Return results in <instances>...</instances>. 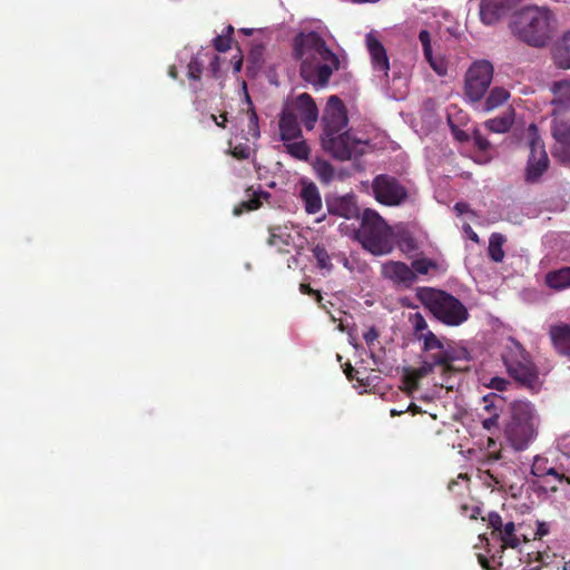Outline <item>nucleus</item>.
Instances as JSON below:
<instances>
[{
	"label": "nucleus",
	"instance_id": "f257e3e1",
	"mask_svg": "<svg viewBox=\"0 0 570 570\" xmlns=\"http://www.w3.org/2000/svg\"><path fill=\"white\" fill-rule=\"evenodd\" d=\"M293 56L301 61L299 73L303 80L317 89L326 87L333 72L341 67L337 55L316 31L296 35Z\"/></svg>",
	"mask_w": 570,
	"mask_h": 570
},
{
	"label": "nucleus",
	"instance_id": "f03ea898",
	"mask_svg": "<svg viewBox=\"0 0 570 570\" xmlns=\"http://www.w3.org/2000/svg\"><path fill=\"white\" fill-rule=\"evenodd\" d=\"M554 21V14L549 8L529 6L512 16L510 27L521 41L541 48L552 37Z\"/></svg>",
	"mask_w": 570,
	"mask_h": 570
},
{
	"label": "nucleus",
	"instance_id": "7ed1b4c3",
	"mask_svg": "<svg viewBox=\"0 0 570 570\" xmlns=\"http://www.w3.org/2000/svg\"><path fill=\"white\" fill-rule=\"evenodd\" d=\"M539 422L531 402L513 401L509 406V420L504 426V434L511 446L517 451L525 450L538 435Z\"/></svg>",
	"mask_w": 570,
	"mask_h": 570
},
{
	"label": "nucleus",
	"instance_id": "20e7f679",
	"mask_svg": "<svg viewBox=\"0 0 570 570\" xmlns=\"http://www.w3.org/2000/svg\"><path fill=\"white\" fill-rule=\"evenodd\" d=\"M419 298L445 325L459 326L469 318L464 304L445 291L424 287L420 291Z\"/></svg>",
	"mask_w": 570,
	"mask_h": 570
},
{
	"label": "nucleus",
	"instance_id": "39448f33",
	"mask_svg": "<svg viewBox=\"0 0 570 570\" xmlns=\"http://www.w3.org/2000/svg\"><path fill=\"white\" fill-rule=\"evenodd\" d=\"M357 237L363 247L374 255H384L392 250L390 228L375 210L363 212Z\"/></svg>",
	"mask_w": 570,
	"mask_h": 570
},
{
	"label": "nucleus",
	"instance_id": "423d86ee",
	"mask_svg": "<svg viewBox=\"0 0 570 570\" xmlns=\"http://www.w3.org/2000/svg\"><path fill=\"white\" fill-rule=\"evenodd\" d=\"M423 340V360L422 365L415 370L417 377H424L433 372L434 367H440L443 374H450L454 371L453 351L445 346L432 331H426L419 335Z\"/></svg>",
	"mask_w": 570,
	"mask_h": 570
},
{
	"label": "nucleus",
	"instance_id": "0eeeda50",
	"mask_svg": "<svg viewBox=\"0 0 570 570\" xmlns=\"http://www.w3.org/2000/svg\"><path fill=\"white\" fill-rule=\"evenodd\" d=\"M507 371L521 386L538 392L541 383L539 372L535 364L531 361L530 355L517 342L513 347L503 356Z\"/></svg>",
	"mask_w": 570,
	"mask_h": 570
},
{
	"label": "nucleus",
	"instance_id": "6e6552de",
	"mask_svg": "<svg viewBox=\"0 0 570 570\" xmlns=\"http://www.w3.org/2000/svg\"><path fill=\"white\" fill-rule=\"evenodd\" d=\"M493 78V66L487 60L475 61L465 73L464 94L471 101H480Z\"/></svg>",
	"mask_w": 570,
	"mask_h": 570
},
{
	"label": "nucleus",
	"instance_id": "1a4fd4ad",
	"mask_svg": "<svg viewBox=\"0 0 570 570\" xmlns=\"http://www.w3.org/2000/svg\"><path fill=\"white\" fill-rule=\"evenodd\" d=\"M530 156L525 169V180L537 183L549 167V158L538 128L531 124L528 128Z\"/></svg>",
	"mask_w": 570,
	"mask_h": 570
},
{
	"label": "nucleus",
	"instance_id": "9d476101",
	"mask_svg": "<svg viewBox=\"0 0 570 570\" xmlns=\"http://www.w3.org/2000/svg\"><path fill=\"white\" fill-rule=\"evenodd\" d=\"M372 189L375 199L385 206H399L409 197L406 187L397 178L386 174L377 175L373 179Z\"/></svg>",
	"mask_w": 570,
	"mask_h": 570
},
{
	"label": "nucleus",
	"instance_id": "9b49d317",
	"mask_svg": "<svg viewBox=\"0 0 570 570\" xmlns=\"http://www.w3.org/2000/svg\"><path fill=\"white\" fill-rule=\"evenodd\" d=\"M282 109L294 116L307 130L315 128L318 120V108L309 94L303 92L287 99Z\"/></svg>",
	"mask_w": 570,
	"mask_h": 570
},
{
	"label": "nucleus",
	"instance_id": "f8f14e48",
	"mask_svg": "<svg viewBox=\"0 0 570 570\" xmlns=\"http://www.w3.org/2000/svg\"><path fill=\"white\" fill-rule=\"evenodd\" d=\"M347 124L348 119L343 101L337 96H331L322 117L323 134L321 137H330L344 131Z\"/></svg>",
	"mask_w": 570,
	"mask_h": 570
},
{
	"label": "nucleus",
	"instance_id": "ddd939ff",
	"mask_svg": "<svg viewBox=\"0 0 570 570\" xmlns=\"http://www.w3.org/2000/svg\"><path fill=\"white\" fill-rule=\"evenodd\" d=\"M323 148L338 160H348L358 153L361 141L347 130L337 132L330 137H321Z\"/></svg>",
	"mask_w": 570,
	"mask_h": 570
},
{
	"label": "nucleus",
	"instance_id": "4468645a",
	"mask_svg": "<svg viewBox=\"0 0 570 570\" xmlns=\"http://www.w3.org/2000/svg\"><path fill=\"white\" fill-rule=\"evenodd\" d=\"M489 527L492 529V535L502 542V548H519L521 540L517 535V527L514 522L510 521L503 523L501 515L498 512H490L487 518Z\"/></svg>",
	"mask_w": 570,
	"mask_h": 570
},
{
	"label": "nucleus",
	"instance_id": "2eb2a0df",
	"mask_svg": "<svg viewBox=\"0 0 570 570\" xmlns=\"http://www.w3.org/2000/svg\"><path fill=\"white\" fill-rule=\"evenodd\" d=\"M551 131L556 139L553 157L563 164L570 163V120L554 116Z\"/></svg>",
	"mask_w": 570,
	"mask_h": 570
},
{
	"label": "nucleus",
	"instance_id": "dca6fc26",
	"mask_svg": "<svg viewBox=\"0 0 570 570\" xmlns=\"http://www.w3.org/2000/svg\"><path fill=\"white\" fill-rule=\"evenodd\" d=\"M521 0H482L480 18L485 24H493L513 10Z\"/></svg>",
	"mask_w": 570,
	"mask_h": 570
},
{
	"label": "nucleus",
	"instance_id": "f3484780",
	"mask_svg": "<svg viewBox=\"0 0 570 570\" xmlns=\"http://www.w3.org/2000/svg\"><path fill=\"white\" fill-rule=\"evenodd\" d=\"M382 274L395 285L405 288L412 287L417 277L411 266L403 262L390 261L382 266Z\"/></svg>",
	"mask_w": 570,
	"mask_h": 570
},
{
	"label": "nucleus",
	"instance_id": "a211bd4d",
	"mask_svg": "<svg viewBox=\"0 0 570 570\" xmlns=\"http://www.w3.org/2000/svg\"><path fill=\"white\" fill-rule=\"evenodd\" d=\"M365 40L374 71L381 72L384 78H387L390 61L384 46L372 32L366 35Z\"/></svg>",
	"mask_w": 570,
	"mask_h": 570
},
{
	"label": "nucleus",
	"instance_id": "6ab92c4d",
	"mask_svg": "<svg viewBox=\"0 0 570 570\" xmlns=\"http://www.w3.org/2000/svg\"><path fill=\"white\" fill-rule=\"evenodd\" d=\"M301 121H298L289 112L282 109L278 118V130L282 141L296 140L302 138Z\"/></svg>",
	"mask_w": 570,
	"mask_h": 570
},
{
	"label": "nucleus",
	"instance_id": "aec40b11",
	"mask_svg": "<svg viewBox=\"0 0 570 570\" xmlns=\"http://www.w3.org/2000/svg\"><path fill=\"white\" fill-rule=\"evenodd\" d=\"M299 197L307 214L314 215L322 209L321 193L314 183L303 180Z\"/></svg>",
	"mask_w": 570,
	"mask_h": 570
},
{
	"label": "nucleus",
	"instance_id": "412c9836",
	"mask_svg": "<svg viewBox=\"0 0 570 570\" xmlns=\"http://www.w3.org/2000/svg\"><path fill=\"white\" fill-rule=\"evenodd\" d=\"M553 100L554 105V115L560 116L570 110V81L561 80L557 81L552 86Z\"/></svg>",
	"mask_w": 570,
	"mask_h": 570
},
{
	"label": "nucleus",
	"instance_id": "4be33fe9",
	"mask_svg": "<svg viewBox=\"0 0 570 570\" xmlns=\"http://www.w3.org/2000/svg\"><path fill=\"white\" fill-rule=\"evenodd\" d=\"M420 42L423 47V53L431 66V68L439 75L444 76L446 75L448 68L446 63L442 58H436L433 56L432 52V46H431V35L428 30H421L419 33Z\"/></svg>",
	"mask_w": 570,
	"mask_h": 570
},
{
	"label": "nucleus",
	"instance_id": "5701e85b",
	"mask_svg": "<svg viewBox=\"0 0 570 570\" xmlns=\"http://www.w3.org/2000/svg\"><path fill=\"white\" fill-rule=\"evenodd\" d=\"M550 336L556 350L570 357V325L561 324L550 328Z\"/></svg>",
	"mask_w": 570,
	"mask_h": 570
},
{
	"label": "nucleus",
	"instance_id": "b1692460",
	"mask_svg": "<svg viewBox=\"0 0 570 570\" xmlns=\"http://www.w3.org/2000/svg\"><path fill=\"white\" fill-rule=\"evenodd\" d=\"M553 61L561 69H570V30L566 31L553 49Z\"/></svg>",
	"mask_w": 570,
	"mask_h": 570
},
{
	"label": "nucleus",
	"instance_id": "393cba45",
	"mask_svg": "<svg viewBox=\"0 0 570 570\" xmlns=\"http://www.w3.org/2000/svg\"><path fill=\"white\" fill-rule=\"evenodd\" d=\"M204 57H208L207 53ZM204 71V59L203 55L198 53L194 56L187 65V77L191 81L190 87L195 92L202 90L200 79Z\"/></svg>",
	"mask_w": 570,
	"mask_h": 570
},
{
	"label": "nucleus",
	"instance_id": "a878e982",
	"mask_svg": "<svg viewBox=\"0 0 570 570\" xmlns=\"http://www.w3.org/2000/svg\"><path fill=\"white\" fill-rule=\"evenodd\" d=\"M546 284L557 291L570 287V266L549 272L546 275Z\"/></svg>",
	"mask_w": 570,
	"mask_h": 570
},
{
	"label": "nucleus",
	"instance_id": "bb28decb",
	"mask_svg": "<svg viewBox=\"0 0 570 570\" xmlns=\"http://www.w3.org/2000/svg\"><path fill=\"white\" fill-rule=\"evenodd\" d=\"M286 151L295 159L307 160L311 149L306 140L302 137L296 140L283 141Z\"/></svg>",
	"mask_w": 570,
	"mask_h": 570
},
{
	"label": "nucleus",
	"instance_id": "cd10ccee",
	"mask_svg": "<svg viewBox=\"0 0 570 570\" xmlns=\"http://www.w3.org/2000/svg\"><path fill=\"white\" fill-rule=\"evenodd\" d=\"M505 240H507L505 237L500 233H493L490 236L488 253H489V257L493 262L501 263L503 261V258H504L503 245H504Z\"/></svg>",
	"mask_w": 570,
	"mask_h": 570
},
{
	"label": "nucleus",
	"instance_id": "c85d7f7f",
	"mask_svg": "<svg viewBox=\"0 0 570 570\" xmlns=\"http://www.w3.org/2000/svg\"><path fill=\"white\" fill-rule=\"evenodd\" d=\"M512 124V112H504L499 117L487 120L484 126L492 132L504 134L510 130Z\"/></svg>",
	"mask_w": 570,
	"mask_h": 570
},
{
	"label": "nucleus",
	"instance_id": "c756f323",
	"mask_svg": "<svg viewBox=\"0 0 570 570\" xmlns=\"http://www.w3.org/2000/svg\"><path fill=\"white\" fill-rule=\"evenodd\" d=\"M490 399V395H487L483 397V401L485 403L484 410L489 412V417H485L482 420V426L484 430L493 433L499 429V413L497 411V406L494 404H488Z\"/></svg>",
	"mask_w": 570,
	"mask_h": 570
},
{
	"label": "nucleus",
	"instance_id": "7c9ffc66",
	"mask_svg": "<svg viewBox=\"0 0 570 570\" xmlns=\"http://www.w3.org/2000/svg\"><path fill=\"white\" fill-rule=\"evenodd\" d=\"M313 257L316 259L317 267L331 272L333 269L332 258L324 245L317 244L312 248Z\"/></svg>",
	"mask_w": 570,
	"mask_h": 570
},
{
	"label": "nucleus",
	"instance_id": "2f4dec72",
	"mask_svg": "<svg viewBox=\"0 0 570 570\" xmlns=\"http://www.w3.org/2000/svg\"><path fill=\"white\" fill-rule=\"evenodd\" d=\"M510 94L502 87H494L485 99V109L492 110L508 100Z\"/></svg>",
	"mask_w": 570,
	"mask_h": 570
},
{
	"label": "nucleus",
	"instance_id": "473e14b6",
	"mask_svg": "<svg viewBox=\"0 0 570 570\" xmlns=\"http://www.w3.org/2000/svg\"><path fill=\"white\" fill-rule=\"evenodd\" d=\"M315 173L317 178L323 184H328L334 178V168L333 166L326 161V160H318L314 166Z\"/></svg>",
	"mask_w": 570,
	"mask_h": 570
},
{
	"label": "nucleus",
	"instance_id": "72a5a7b5",
	"mask_svg": "<svg viewBox=\"0 0 570 570\" xmlns=\"http://www.w3.org/2000/svg\"><path fill=\"white\" fill-rule=\"evenodd\" d=\"M411 268L415 272L416 276L417 274L426 275L430 271L438 268V263L426 257L416 258L411 263Z\"/></svg>",
	"mask_w": 570,
	"mask_h": 570
},
{
	"label": "nucleus",
	"instance_id": "f704fd0d",
	"mask_svg": "<svg viewBox=\"0 0 570 570\" xmlns=\"http://www.w3.org/2000/svg\"><path fill=\"white\" fill-rule=\"evenodd\" d=\"M246 99H247V102L249 104V109H248V134L253 137V138H258L261 136V132H259V126H258V116L252 105V101H250V98L249 96L247 95L246 96Z\"/></svg>",
	"mask_w": 570,
	"mask_h": 570
},
{
	"label": "nucleus",
	"instance_id": "c9c22d12",
	"mask_svg": "<svg viewBox=\"0 0 570 570\" xmlns=\"http://www.w3.org/2000/svg\"><path fill=\"white\" fill-rule=\"evenodd\" d=\"M484 483L493 490L503 491L507 487L505 479L493 471H487L484 475Z\"/></svg>",
	"mask_w": 570,
	"mask_h": 570
},
{
	"label": "nucleus",
	"instance_id": "e433bc0d",
	"mask_svg": "<svg viewBox=\"0 0 570 570\" xmlns=\"http://www.w3.org/2000/svg\"><path fill=\"white\" fill-rule=\"evenodd\" d=\"M331 212L347 219L358 216V208L354 204H351L346 200L340 202L335 209Z\"/></svg>",
	"mask_w": 570,
	"mask_h": 570
},
{
	"label": "nucleus",
	"instance_id": "4c0bfd02",
	"mask_svg": "<svg viewBox=\"0 0 570 570\" xmlns=\"http://www.w3.org/2000/svg\"><path fill=\"white\" fill-rule=\"evenodd\" d=\"M261 195L268 196L267 193H261L259 195H254V197L250 198L249 200L242 202L238 206L234 208V215L238 216L243 214L244 210H255L259 208L262 204L259 200Z\"/></svg>",
	"mask_w": 570,
	"mask_h": 570
},
{
	"label": "nucleus",
	"instance_id": "58836bf2",
	"mask_svg": "<svg viewBox=\"0 0 570 570\" xmlns=\"http://www.w3.org/2000/svg\"><path fill=\"white\" fill-rule=\"evenodd\" d=\"M546 476H553V479L556 481H558L559 483L566 482V483L570 484V475H568L563 471H559V469H556L553 466L547 468L544 470V478Z\"/></svg>",
	"mask_w": 570,
	"mask_h": 570
},
{
	"label": "nucleus",
	"instance_id": "ea45409f",
	"mask_svg": "<svg viewBox=\"0 0 570 570\" xmlns=\"http://www.w3.org/2000/svg\"><path fill=\"white\" fill-rule=\"evenodd\" d=\"M473 140H474L475 147L481 153H487L491 148V142L485 137H483L481 135L479 129L473 130Z\"/></svg>",
	"mask_w": 570,
	"mask_h": 570
},
{
	"label": "nucleus",
	"instance_id": "a19ab883",
	"mask_svg": "<svg viewBox=\"0 0 570 570\" xmlns=\"http://www.w3.org/2000/svg\"><path fill=\"white\" fill-rule=\"evenodd\" d=\"M230 154L234 158L239 160L248 159L250 156V147L246 144H238L230 149Z\"/></svg>",
	"mask_w": 570,
	"mask_h": 570
},
{
	"label": "nucleus",
	"instance_id": "79ce46f5",
	"mask_svg": "<svg viewBox=\"0 0 570 570\" xmlns=\"http://www.w3.org/2000/svg\"><path fill=\"white\" fill-rule=\"evenodd\" d=\"M232 38L229 36L218 35L213 40L215 49L219 52H226L230 48Z\"/></svg>",
	"mask_w": 570,
	"mask_h": 570
},
{
	"label": "nucleus",
	"instance_id": "37998d69",
	"mask_svg": "<svg viewBox=\"0 0 570 570\" xmlns=\"http://www.w3.org/2000/svg\"><path fill=\"white\" fill-rule=\"evenodd\" d=\"M509 385H510V382L507 379L500 377V376H493L490 379V381L488 383H485L487 387L497 390V391H505Z\"/></svg>",
	"mask_w": 570,
	"mask_h": 570
},
{
	"label": "nucleus",
	"instance_id": "c03bdc74",
	"mask_svg": "<svg viewBox=\"0 0 570 570\" xmlns=\"http://www.w3.org/2000/svg\"><path fill=\"white\" fill-rule=\"evenodd\" d=\"M208 58H209L208 71L210 72L213 78L219 79L222 77L220 58L217 55H212Z\"/></svg>",
	"mask_w": 570,
	"mask_h": 570
},
{
	"label": "nucleus",
	"instance_id": "a18cd8bd",
	"mask_svg": "<svg viewBox=\"0 0 570 570\" xmlns=\"http://www.w3.org/2000/svg\"><path fill=\"white\" fill-rule=\"evenodd\" d=\"M547 463V459L535 458L531 466V473L537 478H544V470L548 468Z\"/></svg>",
	"mask_w": 570,
	"mask_h": 570
},
{
	"label": "nucleus",
	"instance_id": "49530a36",
	"mask_svg": "<svg viewBox=\"0 0 570 570\" xmlns=\"http://www.w3.org/2000/svg\"><path fill=\"white\" fill-rule=\"evenodd\" d=\"M299 291L305 295L313 296L318 304H321L323 301L321 292L313 289L309 284L302 283L299 285Z\"/></svg>",
	"mask_w": 570,
	"mask_h": 570
},
{
	"label": "nucleus",
	"instance_id": "de8ad7c7",
	"mask_svg": "<svg viewBox=\"0 0 570 570\" xmlns=\"http://www.w3.org/2000/svg\"><path fill=\"white\" fill-rule=\"evenodd\" d=\"M450 127H451V131H452L453 137L458 141L466 142V141L470 140V135L466 131L460 129L456 125L452 124L451 121H450Z\"/></svg>",
	"mask_w": 570,
	"mask_h": 570
},
{
	"label": "nucleus",
	"instance_id": "09e8293b",
	"mask_svg": "<svg viewBox=\"0 0 570 570\" xmlns=\"http://www.w3.org/2000/svg\"><path fill=\"white\" fill-rule=\"evenodd\" d=\"M548 533H549V525L546 522L538 521L537 530L534 532L533 539L540 540Z\"/></svg>",
	"mask_w": 570,
	"mask_h": 570
},
{
	"label": "nucleus",
	"instance_id": "8fccbe9b",
	"mask_svg": "<svg viewBox=\"0 0 570 570\" xmlns=\"http://www.w3.org/2000/svg\"><path fill=\"white\" fill-rule=\"evenodd\" d=\"M379 337V332L376 331L375 327H371L368 328L364 334H363V338L365 341V343L370 346L372 345Z\"/></svg>",
	"mask_w": 570,
	"mask_h": 570
},
{
	"label": "nucleus",
	"instance_id": "3c124183",
	"mask_svg": "<svg viewBox=\"0 0 570 570\" xmlns=\"http://www.w3.org/2000/svg\"><path fill=\"white\" fill-rule=\"evenodd\" d=\"M210 119L216 124V126L225 129L226 128V124L228 121L227 112H223L219 116L210 115Z\"/></svg>",
	"mask_w": 570,
	"mask_h": 570
},
{
	"label": "nucleus",
	"instance_id": "603ef678",
	"mask_svg": "<svg viewBox=\"0 0 570 570\" xmlns=\"http://www.w3.org/2000/svg\"><path fill=\"white\" fill-rule=\"evenodd\" d=\"M333 258L336 259L337 262H340L348 271L353 269V266H352L350 259L346 257V255L344 253L333 254Z\"/></svg>",
	"mask_w": 570,
	"mask_h": 570
},
{
	"label": "nucleus",
	"instance_id": "864d4df0",
	"mask_svg": "<svg viewBox=\"0 0 570 570\" xmlns=\"http://www.w3.org/2000/svg\"><path fill=\"white\" fill-rule=\"evenodd\" d=\"M428 328V324L421 314L415 315L414 330L416 333L423 332Z\"/></svg>",
	"mask_w": 570,
	"mask_h": 570
},
{
	"label": "nucleus",
	"instance_id": "5fc2aeb1",
	"mask_svg": "<svg viewBox=\"0 0 570 570\" xmlns=\"http://www.w3.org/2000/svg\"><path fill=\"white\" fill-rule=\"evenodd\" d=\"M344 372L350 381L354 380V373H356V370L350 363L346 364Z\"/></svg>",
	"mask_w": 570,
	"mask_h": 570
},
{
	"label": "nucleus",
	"instance_id": "6e6d98bb",
	"mask_svg": "<svg viewBox=\"0 0 570 570\" xmlns=\"http://www.w3.org/2000/svg\"><path fill=\"white\" fill-rule=\"evenodd\" d=\"M168 76L173 79H177L178 78V70L176 68V66H170L169 69H168Z\"/></svg>",
	"mask_w": 570,
	"mask_h": 570
},
{
	"label": "nucleus",
	"instance_id": "4d7b16f0",
	"mask_svg": "<svg viewBox=\"0 0 570 570\" xmlns=\"http://www.w3.org/2000/svg\"><path fill=\"white\" fill-rule=\"evenodd\" d=\"M454 208H455L460 214H462V213L466 212V209H468V205H466V204H464V203H458V204H455Z\"/></svg>",
	"mask_w": 570,
	"mask_h": 570
},
{
	"label": "nucleus",
	"instance_id": "13d9d810",
	"mask_svg": "<svg viewBox=\"0 0 570 570\" xmlns=\"http://www.w3.org/2000/svg\"><path fill=\"white\" fill-rule=\"evenodd\" d=\"M479 561L483 569H489V560L484 556L479 554Z\"/></svg>",
	"mask_w": 570,
	"mask_h": 570
},
{
	"label": "nucleus",
	"instance_id": "bf43d9fd",
	"mask_svg": "<svg viewBox=\"0 0 570 570\" xmlns=\"http://www.w3.org/2000/svg\"><path fill=\"white\" fill-rule=\"evenodd\" d=\"M481 509L479 507H473L471 510L470 518L471 519H478V515L480 514Z\"/></svg>",
	"mask_w": 570,
	"mask_h": 570
},
{
	"label": "nucleus",
	"instance_id": "052dcab7",
	"mask_svg": "<svg viewBox=\"0 0 570 570\" xmlns=\"http://www.w3.org/2000/svg\"><path fill=\"white\" fill-rule=\"evenodd\" d=\"M242 65H243L242 59H239V60H237V61L235 62V65H234V69H235V71H236V72H239V71H240V69H242Z\"/></svg>",
	"mask_w": 570,
	"mask_h": 570
},
{
	"label": "nucleus",
	"instance_id": "680f3d73",
	"mask_svg": "<svg viewBox=\"0 0 570 570\" xmlns=\"http://www.w3.org/2000/svg\"><path fill=\"white\" fill-rule=\"evenodd\" d=\"M234 33V28L232 26L226 27V32L223 33L224 36H229L232 38V35Z\"/></svg>",
	"mask_w": 570,
	"mask_h": 570
},
{
	"label": "nucleus",
	"instance_id": "e2e57ef3",
	"mask_svg": "<svg viewBox=\"0 0 570 570\" xmlns=\"http://www.w3.org/2000/svg\"><path fill=\"white\" fill-rule=\"evenodd\" d=\"M330 305L324 304L323 302L320 305L321 308L325 309L327 313H330L328 308L330 306H333V303L327 302Z\"/></svg>",
	"mask_w": 570,
	"mask_h": 570
},
{
	"label": "nucleus",
	"instance_id": "0e129e2a",
	"mask_svg": "<svg viewBox=\"0 0 570 570\" xmlns=\"http://www.w3.org/2000/svg\"><path fill=\"white\" fill-rule=\"evenodd\" d=\"M330 305L324 304L323 302L320 305L321 308L325 309L327 313H330L328 308L330 306H333V303L327 302Z\"/></svg>",
	"mask_w": 570,
	"mask_h": 570
},
{
	"label": "nucleus",
	"instance_id": "69168bd1",
	"mask_svg": "<svg viewBox=\"0 0 570 570\" xmlns=\"http://www.w3.org/2000/svg\"><path fill=\"white\" fill-rule=\"evenodd\" d=\"M276 237H277V236H276L275 234H272V235H271V237H269V239H268V243H269L271 245H275V244H276Z\"/></svg>",
	"mask_w": 570,
	"mask_h": 570
},
{
	"label": "nucleus",
	"instance_id": "338daca9",
	"mask_svg": "<svg viewBox=\"0 0 570 570\" xmlns=\"http://www.w3.org/2000/svg\"><path fill=\"white\" fill-rule=\"evenodd\" d=\"M537 561L541 562V563H544V559H543V553L541 552H538V556H537Z\"/></svg>",
	"mask_w": 570,
	"mask_h": 570
},
{
	"label": "nucleus",
	"instance_id": "774afa93",
	"mask_svg": "<svg viewBox=\"0 0 570 570\" xmlns=\"http://www.w3.org/2000/svg\"><path fill=\"white\" fill-rule=\"evenodd\" d=\"M401 413H403V411H399V410H391V415L392 416H395V415H400Z\"/></svg>",
	"mask_w": 570,
	"mask_h": 570
}]
</instances>
